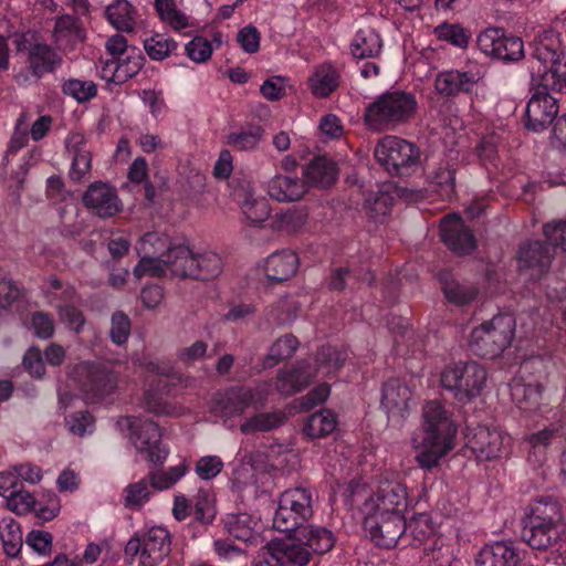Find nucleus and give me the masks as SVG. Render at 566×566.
Segmentation results:
<instances>
[{
    "label": "nucleus",
    "mask_w": 566,
    "mask_h": 566,
    "mask_svg": "<svg viewBox=\"0 0 566 566\" xmlns=\"http://www.w3.org/2000/svg\"><path fill=\"white\" fill-rule=\"evenodd\" d=\"M423 419V437L417 446L416 460L421 468L431 470L452 449L457 428L438 400L424 405Z\"/></svg>",
    "instance_id": "obj_1"
},
{
    "label": "nucleus",
    "mask_w": 566,
    "mask_h": 566,
    "mask_svg": "<svg viewBox=\"0 0 566 566\" xmlns=\"http://www.w3.org/2000/svg\"><path fill=\"white\" fill-rule=\"evenodd\" d=\"M416 111L415 95L397 90L384 93L370 103L365 109L364 120L370 130H394L408 123L415 116Z\"/></svg>",
    "instance_id": "obj_2"
},
{
    "label": "nucleus",
    "mask_w": 566,
    "mask_h": 566,
    "mask_svg": "<svg viewBox=\"0 0 566 566\" xmlns=\"http://www.w3.org/2000/svg\"><path fill=\"white\" fill-rule=\"evenodd\" d=\"M514 333V317L510 314H499L472 331L470 347L478 356L495 358L511 345Z\"/></svg>",
    "instance_id": "obj_3"
},
{
    "label": "nucleus",
    "mask_w": 566,
    "mask_h": 566,
    "mask_svg": "<svg viewBox=\"0 0 566 566\" xmlns=\"http://www.w3.org/2000/svg\"><path fill=\"white\" fill-rule=\"evenodd\" d=\"M486 381V370L478 361H459L441 374L442 387L451 391L461 402L478 397Z\"/></svg>",
    "instance_id": "obj_4"
},
{
    "label": "nucleus",
    "mask_w": 566,
    "mask_h": 566,
    "mask_svg": "<svg viewBox=\"0 0 566 566\" xmlns=\"http://www.w3.org/2000/svg\"><path fill=\"white\" fill-rule=\"evenodd\" d=\"M312 516V493L304 488L289 489L280 496L273 527L284 533H296Z\"/></svg>",
    "instance_id": "obj_5"
},
{
    "label": "nucleus",
    "mask_w": 566,
    "mask_h": 566,
    "mask_svg": "<svg viewBox=\"0 0 566 566\" xmlns=\"http://www.w3.org/2000/svg\"><path fill=\"white\" fill-rule=\"evenodd\" d=\"M377 161L391 176L401 177L420 160V150L412 143L397 136H385L375 147Z\"/></svg>",
    "instance_id": "obj_6"
},
{
    "label": "nucleus",
    "mask_w": 566,
    "mask_h": 566,
    "mask_svg": "<svg viewBox=\"0 0 566 566\" xmlns=\"http://www.w3.org/2000/svg\"><path fill=\"white\" fill-rule=\"evenodd\" d=\"M118 426L129 431V438L136 450L146 452L148 462L156 467L165 462L168 450L160 446L161 432L156 422L126 416L118 420Z\"/></svg>",
    "instance_id": "obj_7"
},
{
    "label": "nucleus",
    "mask_w": 566,
    "mask_h": 566,
    "mask_svg": "<svg viewBox=\"0 0 566 566\" xmlns=\"http://www.w3.org/2000/svg\"><path fill=\"white\" fill-rule=\"evenodd\" d=\"M73 377L85 398L91 401L113 394L118 382L117 375L108 365L96 361L76 365Z\"/></svg>",
    "instance_id": "obj_8"
},
{
    "label": "nucleus",
    "mask_w": 566,
    "mask_h": 566,
    "mask_svg": "<svg viewBox=\"0 0 566 566\" xmlns=\"http://www.w3.org/2000/svg\"><path fill=\"white\" fill-rule=\"evenodd\" d=\"M266 390L261 387L250 388L232 386L217 391L210 401V411L224 420L241 416L243 411L256 402L265 400Z\"/></svg>",
    "instance_id": "obj_9"
},
{
    "label": "nucleus",
    "mask_w": 566,
    "mask_h": 566,
    "mask_svg": "<svg viewBox=\"0 0 566 566\" xmlns=\"http://www.w3.org/2000/svg\"><path fill=\"white\" fill-rule=\"evenodd\" d=\"M555 258V249L548 242L531 240L520 245L517 251L518 273L530 281H539L548 273Z\"/></svg>",
    "instance_id": "obj_10"
},
{
    "label": "nucleus",
    "mask_w": 566,
    "mask_h": 566,
    "mask_svg": "<svg viewBox=\"0 0 566 566\" xmlns=\"http://www.w3.org/2000/svg\"><path fill=\"white\" fill-rule=\"evenodd\" d=\"M364 527L376 545L392 548L407 532V521L399 513L367 512Z\"/></svg>",
    "instance_id": "obj_11"
},
{
    "label": "nucleus",
    "mask_w": 566,
    "mask_h": 566,
    "mask_svg": "<svg viewBox=\"0 0 566 566\" xmlns=\"http://www.w3.org/2000/svg\"><path fill=\"white\" fill-rule=\"evenodd\" d=\"M533 55L556 78L559 90L566 86V55L562 51L560 42L554 32H544L539 36Z\"/></svg>",
    "instance_id": "obj_12"
},
{
    "label": "nucleus",
    "mask_w": 566,
    "mask_h": 566,
    "mask_svg": "<svg viewBox=\"0 0 566 566\" xmlns=\"http://www.w3.org/2000/svg\"><path fill=\"white\" fill-rule=\"evenodd\" d=\"M82 201L85 208L99 218H112L123 209L117 190L103 181L91 184Z\"/></svg>",
    "instance_id": "obj_13"
},
{
    "label": "nucleus",
    "mask_w": 566,
    "mask_h": 566,
    "mask_svg": "<svg viewBox=\"0 0 566 566\" xmlns=\"http://www.w3.org/2000/svg\"><path fill=\"white\" fill-rule=\"evenodd\" d=\"M558 114L557 99L546 90L537 91L525 109V127L534 133L548 128Z\"/></svg>",
    "instance_id": "obj_14"
},
{
    "label": "nucleus",
    "mask_w": 566,
    "mask_h": 566,
    "mask_svg": "<svg viewBox=\"0 0 566 566\" xmlns=\"http://www.w3.org/2000/svg\"><path fill=\"white\" fill-rule=\"evenodd\" d=\"M407 507V490L396 481H384L377 492L365 503L367 512L399 513Z\"/></svg>",
    "instance_id": "obj_15"
},
{
    "label": "nucleus",
    "mask_w": 566,
    "mask_h": 566,
    "mask_svg": "<svg viewBox=\"0 0 566 566\" xmlns=\"http://www.w3.org/2000/svg\"><path fill=\"white\" fill-rule=\"evenodd\" d=\"M443 243L459 255L470 254L475 248V238L463 220L455 214H447L440 223Z\"/></svg>",
    "instance_id": "obj_16"
},
{
    "label": "nucleus",
    "mask_w": 566,
    "mask_h": 566,
    "mask_svg": "<svg viewBox=\"0 0 566 566\" xmlns=\"http://www.w3.org/2000/svg\"><path fill=\"white\" fill-rule=\"evenodd\" d=\"M171 552L169 532L160 526H153L144 534V549L140 554V566H157Z\"/></svg>",
    "instance_id": "obj_17"
},
{
    "label": "nucleus",
    "mask_w": 566,
    "mask_h": 566,
    "mask_svg": "<svg viewBox=\"0 0 566 566\" xmlns=\"http://www.w3.org/2000/svg\"><path fill=\"white\" fill-rule=\"evenodd\" d=\"M504 438L496 429L478 426L469 438V447L481 460L500 457Z\"/></svg>",
    "instance_id": "obj_18"
},
{
    "label": "nucleus",
    "mask_w": 566,
    "mask_h": 566,
    "mask_svg": "<svg viewBox=\"0 0 566 566\" xmlns=\"http://www.w3.org/2000/svg\"><path fill=\"white\" fill-rule=\"evenodd\" d=\"M560 538L559 526L527 520L522 531V539L533 549L545 551Z\"/></svg>",
    "instance_id": "obj_19"
},
{
    "label": "nucleus",
    "mask_w": 566,
    "mask_h": 566,
    "mask_svg": "<svg viewBox=\"0 0 566 566\" xmlns=\"http://www.w3.org/2000/svg\"><path fill=\"white\" fill-rule=\"evenodd\" d=\"M438 280L448 302L457 306H464L473 302L479 294L476 286L468 282H460L450 271L439 272Z\"/></svg>",
    "instance_id": "obj_20"
},
{
    "label": "nucleus",
    "mask_w": 566,
    "mask_h": 566,
    "mask_svg": "<svg viewBox=\"0 0 566 566\" xmlns=\"http://www.w3.org/2000/svg\"><path fill=\"white\" fill-rule=\"evenodd\" d=\"M62 63V56L45 43L31 44L28 51V65L31 74L41 78L53 73Z\"/></svg>",
    "instance_id": "obj_21"
},
{
    "label": "nucleus",
    "mask_w": 566,
    "mask_h": 566,
    "mask_svg": "<svg viewBox=\"0 0 566 566\" xmlns=\"http://www.w3.org/2000/svg\"><path fill=\"white\" fill-rule=\"evenodd\" d=\"M410 399V388L399 378H389L384 382L380 402L388 415L401 416Z\"/></svg>",
    "instance_id": "obj_22"
},
{
    "label": "nucleus",
    "mask_w": 566,
    "mask_h": 566,
    "mask_svg": "<svg viewBox=\"0 0 566 566\" xmlns=\"http://www.w3.org/2000/svg\"><path fill=\"white\" fill-rule=\"evenodd\" d=\"M307 191L306 182L298 177L279 175L268 184V193L280 202L296 201Z\"/></svg>",
    "instance_id": "obj_23"
},
{
    "label": "nucleus",
    "mask_w": 566,
    "mask_h": 566,
    "mask_svg": "<svg viewBox=\"0 0 566 566\" xmlns=\"http://www.w3.org/2000/svg\"><path fill=\"white\" fill-rule=\"evenodd\" d=\"M297 255L290 250H283L271 254L265 262L266 277L274 283H281L291 279L297 271Z\"/></svg>",
    "instance_id": "obj_24"
},
{
    "label": "nucleus",
    "mask_w": 566,
    "mask_h": 566,
    "mask_svg": "<svg viewBox=\"0 0 566 566\" xmlns=\"http://www.w3.org/2000/svg\"><path fill=\"white\" fill-rule=\"evenodd\" d=\"M520 558L515 548L505 542L484 546L478 554L476 566H516Z\"/></svg>",
    "instance_id": "obj_25"
},
{
    "label": "nucleus",
    "mask_w": 566,
    "mask_h": 566,
    "mask_svg": "<svg viewBox=\"0 0 566 566\" xmlns=\"http://www.w3.org/2000/svg\"><path fill=\"white\" fill-rule=\"evenodd\" d=\"M544 387L539 382L525 384L514 380L511 386V396L517 407L525 411H537L543 403Z\"/></svg>",
    "instance_id": "obj_26"
},
{
    "label": "nucleus",
    "mask_w": 566,
    "mask_h": 566,
    "mask_svg": "<svg viewBox=\"0 0 566 566\" xmlns=\"http://www.w3.org/2000/svg\"><path fill=\"white\" fill-rule=\"evenodd\" d=\"M474 84V75L468 72L447 71L438 74L436 78V90L447 97L470 92Z\"/></svg>",
    "instance_id": "obj_27"
},
{
    "label": "nucleus",
    "mask_w": 566,
    "mask_h": 566,
    "mask_svg": "<svg viewBox=\"0 0 566 566\" xmlns=\"http://www.w3.org/2000/svg\"><path fill=\"white\" fill-rule=\"evenodd\" d=\"M304 175L310 184L321 188H327L336 180L337 167L331 158L316 156L306 166Z\"/></svg>",
    "instance_id": "obj_28"
},
{
    "label": "nucleus",
    "mask_w": 566,
    "mask_h": 566,
    "mask_svg": "<svg viewBox=\"0 0 566 566\" xmlns=\"http://www.w3.org/2000/svg\"><path fill=\"white\" fill-rule=\"evenodd\" d=\"M272 556L280 565L294 564L297 566L306 565L312 556L303 541L281 542L271 547Z\"/></svg>",
    "instance_id": "obj_29"
},
{
    "label": "nucleus",
    "mask_w": 566,
    "mask_h": 566,
    "mask_svg": "<svg viewBox=\"0 0 566 566\" xmlns=\"http://www.w3.org/2000/svg\"><path fill=\"white\" fill-rule=\"evenodd\" d=\"M195 254L187 245H170L163 254L171 274L180 279H190Z\"/></svg>",
    "instance_id": "obj_30"
},
{
    "label": "nucleus",
    "mask_w": 566,
    "mask_h": 566,
    "mask_svg": "<svg viewBox=\"0 0 566 566\" xmlns=\"http://www.w3.org/2000/svg\"><path fill=\"white\" fill-rule=\"evenodd\" d=\"M296 541H303L311 553L325 554L335 544L333 533L325 527L303 526L295 533Z\"/></svg>",
    "instance_id": "obj_31"
},
{
    "label": "nucleus",
    "mask_w": 566,
    "mask_h": 566,
    "mask_svg": "<svg viewBox=\"0 0 566 566\" xmlns=\"http://www.w3.org/2000/svg\"><path fill=\"white\" fill-rule=\"evenodd\" d=\"M307 219L308 213L304 207H293L275 213L271 218L270 228L276 232L293 234L306 224Z\"/></svg>",
    "instance_id": "obj_32"
},
{
    "label": "nucleus",
    "mask_w": 566,
    "mask_h": 566,
    "mask_svg": "<svg viewBox=\"0 0 566 566\" xmlns=\"http://www.w3.org/2000/svg\"><path fill=\"white\" fill-rule=\"evenodd\" d=\"M234 196L238 199H240L242 196L244 197L241 203V209L245 218L252 224H260L269 219L271 213L269 201L264 198H254L249 185L247 190L235 191Z\"/></svg>",
    "instance_id": "obj_33"
},
{
    "label": "nucleus",
    "mask_w": 566,
    "mask_h": 566,
    "mask_svg": "<svg viewBox=\"0 0 566 566\" xmlns=\"http://www.w3.org/2000/svg\"><path fill=\"white\" fill-rule=\"evenodd\" d=\"M264 129L256 124H248L239 130L232 132L227 136V145L234 150L247 151L253 150L263 139Z\"/></svg>",
    "instance_id": "obj_34"
},
{
    "label": "nucleus",
    "mask_w": 566,
    "mask_h": 566,
    "mask_svg": "<svg viewBox=\"0 0 566 566\" xmlns=\"http://www.w3.org/2000/svg\"><path fill=\"white\" fill-rule=\"evenodd\" d=\"M350 48L355 59L364 60L377 56L381 51L382 42L375 30L365 29L358 31Z\"/></svg>",
    "instance_id": "obj_35"
},
{
    "label": "nucleus",
    "mask_w": 566,
    "mask_h": 566,
    "mask_svg": "<svg viewBox=\"0 0 566 566\" xmlns=\"http://www.w3.org/2000/svg\"><path fill=\"white\" fill-rule=\"evenodd\" d=\"M390 187L388 185L386 189L370 191L365 198L364 210L376 222L381 221L391 211L394 197L390 193Z\"/></svg>",
    "instance_id": "obj_36"
},
{
    "label": "nucleus",
    "mask_w": 566,
    "mask_h": 566,
    "mask_svg": "<svg viewBox=\"0 0 566 566\" xmlns=\"http://www.w3.org/2000/svg\"><path fill=\"white\" fill-rule=\"evenodd\" d=\"M223 270V262L219 254L205 252L195 254L193 266L190 271V279L208 281L216 279Z\"/></svg>",
    "instance_id": "obj_37"
},
{
    "label": "nucleus",
    "mask_w": 566,
    "mask_h": 566,
    "mask_svg": "<svg viewBox=\"0 0 566 566\" xmlns=\"http://www.w3.org/2000/svg\"><path fill=\"white\" fill-rule=\"evenodd\" d=\"M298 347V340L293 334L279 337L270 347L262 360V368L270 369L281 361L291 358Z\"/></svg>",
    "instance_id": "obj_38"
},
{
    "label": "nucleus",
    "mask_w": 566,
    "mask_h": 566,
    "mask_svg": "<svg viewBox=\"0 0 566 566\" xmlns=\"http://www.w3.org/2000/svg\"><path fill=\"white\" fill-rule=\"evenodd\" d=\"M527 520L537 521L555 526L562 525L563 513L559 503L553 497L536 500L531 509Z\"/></svg>",
    "instance_id": "obj_39"
},
{
    "label": "nucleus",
    "mask_w": 566,
    "mask_h": 566,
    "mask_svg": "<svg viewBox=\"0 0 566 566\" xmlns=\"http://www.w3.org/2000/svg\"><path fill=\"white\" fill-rule=\"evenodd\" d=\"M106 17L111 24L123 32L134 31L135 10L127 0H118L106 8Z\"/></svg>",
    "instance_id": "obj_40"
},
{
    "label": "nucleus",
    "mask_w": 566,
    "mask_h": 566,
    "mask_svg": "<svg viewBox=\"0 0 566 566\" xmlns=\"http://www.w3.org/2000/svg\"><path fill=\"white\" fill-rule=\"evenodd\" d=\"M346 360V353L342 352L331 345L321 346L315 354L314 368L317 375H329L335 373L344 365Z\"/></svg>",
    "instance_id": "obj_41"
},
{
    "label": "nucleus",
    "mask_w": 566,
    "mask_h": 566,
    "mask_svg": "<svg viewBox=\"0 0 566 566\" xmlns=\"http://www.w3.org/2000/svg\"><path fill=\"white\" fill-rule=\"evenodd\" d=\"M338 73L329 65L318 67L311 77L312 93L317 97H327L338 86Z\"/></svg>",
    "instance_id": "obj_42"
},
{
    "label": "nucleus",
    "mask_w": 566,
    "mask_h": 566,
    "mask_svg": "<svg viewBox=\"0 0 566 566\" xmlns=\"http://www.w3.org/2000/svg\"><path fill=\"white\" fill-rule=\"evenodd\" d=\"M336 428V420L334 415L328 410H323L313 413L304 426V433L312 438H323L332 433Z\"/></svg>",
    "instance_id": "obj_43"
},
{
    "label": "nucleus",
    "mask_w": 566,
    "mask_h": 566,
    "mask_svg": "<svg viewBox=\"0 0 566 566\" xmlns=\"http://www.w3.org/2000/svg\"><path fill=\"white\" fill-rule=\"evenodd\" d=\"M284 420L285 415L282 412L259 413L251 417L244 423H242L240 430L244 434L270 431L281 426L284 422Z\"/></svg>",
    "instance_id": "obj_44"
},
{
    "label": "nucleus",
    "mask_w": 566,
    "mask_h": 566,
    "mask_svg": "<svg viewBox=\"0 0 566 566\" xmlns=\"http://www.w3.org/2000/svg\"><path fill=\"white\" fill-rule=\"evenodd\" d=\"M177 46L176 41L160 33H155L144 40L145 52L154 61L165 60Z\"/></svg>",
    "instance_id": "obj_45"
},
{
    "label": "nucleus",
    "mask_w": 566,
    "mask_h": 566,
    "mask_svg": "<svg viewBox=\"0 0 566 566\" xmlns=\"http://www.w3.org/2000/svg\"><path fill=\"white\" fill-rule=\"evenodd\" d=\"M71 151L73 154L70 176L73 180H81L91 171L92 154L87 149L83 138L76 142Z\"/></svg>",
    "instance_id": "obj_46"
},
{
    "label": "nucleus",
    "mask_w": 566,
    "mask_h": 566,
    "mask_svg": "<svg viewBox=\"0 0 566 566\" xmlns=\"http://www.w3.org/2000/svg\"><path fill=\"white\" fill-rule=\"evenodd\" d=\"M0 537L4 553L9 557H17L23 544L22 532L19 523L10 520L3 526H0Z\"/></svg>",
    "instance_id": "obj_47"
},
{
    "label": "nucleus",
    "mask_w": 566,
    "mask_h": 566,
    "mask_svg": "<svg viewBox=\"0 0 566 566\" xmlns=\"http://www.w3.org/2000/svg\"><path fill=\"white\" fill-rule=\"evenodd\" d=\"M505 36L503 29L488 28L478 35L476 45L481 52L494 59Z\"/></svg>",
    "instance_id": "obj_48"
},
{
    "label": "nucleus",
    "mask_w": 566,
    "mask_h": 566,
    "mask_svg": "<svg viewBox=\"0 0 566 566\" xmlns=\"http://www.w3.org/2000/svg\"><path fill=\"white\" fill-rule=\"evenodd\" d=\"M155 7L160 19L169 23L174 29L180 30L188 25L187 17L177 10L174 0H155Z\"/></svg>",
    "instance_id": "obj_49"
},
{
    "label": "nucleus",
    "mask_w": 566,
    "mask_h": 566,
    "mask_svg": "<svg viewBox=\"0 0 566 566\" xmlns=\"http://www.w3.org/2000/svg\"><path fill=\"white\" fill-rule=\"evenodd\" d=\"M434 33L439 40L450 42L455 46L464 49L469 45L470 34L459 24H440L434 29Z\"/></svg>",
    "instance_id": "obj_50"
},
{
    "label": "nucleus",
    "mask_w": 566,
    "mask_h": 566,
    "mask_svg": "<svg viewBox=\"0 0 566 566\" xmlns=\"http://www.w3.org/2000/svg\"><path fill=\"white\" fill-rule=\"evenodd\" d=\"M150 496L147 481L130 483L125 489L124 504L129 510H139Z\"/></svg>",
    "instance_id": "obj_51"
},
{
    "label": "nucleus",
    "mask_w": 566,
    "mask_h": 566,
    "mask_svg": "<svg viewBox=\"0 0 566 566\" xmlns=\"http://www.w3.org/2000/svg\"><path fill=\"white\" fill-rule=\"evenodd\" d=\"M407 531L418 543H422L433 535L434 527L428 513H419L413 515L407 522Z\"/></svg>",
    "instance_id": "obj_52"
},
{
    "label": "nucleus",
    "mask_w": 566,
    "mask_h": 566,
    "mask_svg": "<svg viewBox=\"0 0 566 566\" xmlns=\"http://www.w3.org/2000/svg\"><path fill=\"white\" fill-rule=\"evenodd\" d=\"M224 527L238 539L248 541L252 535L251 517L245 513L228 515L224 518Z\"/></svg>",
    "instance_id": "obj_53"
},
{
    "label": "nucleus",
    "mask_w": 566,
    "mask_h": 566,
    "mask_svg": "<svg viewBox=\"0 0 566 566\" xmlns=\"http://www.w3.org/2000/svg\"><path fill=\"white\" fill-rule=\"evenodd\" d=\"M62 91L80 103L86 102L97 94V87L92 81L69 80L63 84Z\"/></svg>",
    "instance_id": "obj_54"
},
{
    "label": "nucleus",
    "mask_w": 566,
    "mask_h": 566,
    "mask_svg": "<svg viewBox=\"0 0 566 566\" xmlns=\"http://www.w3.org/2000/svg\"><path fill=\"white\" fill-rule=\"evenodd\" d=\"M524 57V43L521 38L506 34L501 49L496 52L494 59L504 62H517Z\"/></svg>",
    "instance_id": "obj_55"
},
{
    "label": "nucleus",
    "mask_w": 566,
    "mask_h": 566,
    "mask_svg": "<svg viewBox=\"0 0 566 566\" xmlns=\"http://www.w3.org/2000/svg\"><path fill=\"white\" fill-rule=\"evenodd\" d=\"M144 62L145 57L140 54V52L128 55L126 59L117 63L114 77L118 82L127 81L128 78L135 76L143 69Z\"/></svg>",
    "instance_id": "obj_56"
},
{
    "label": "nucleus",
    "mask_w": 566,
    "mask_h": 566,
    "mask_svg": "<svg viewBox=\"0 0 566 566\" xmlns=\"http://www.w3.org/2000/svg\"><path fill=\"white\" fill-rule=\"evenodd\" d=\"M167 268L168 266L165 262V256H163V259L144 256L134 268V275L137 279H140L145 275L161 277L166 274Z\"/></svg>",
    "instance_id": "obj_57"
},
{
    "label": "nucleus",
    "mask_w": 566,
    "mask_h": 566,
    "mask_svg": "<svg viewBox=\"0 0 566 566\" xmlns=\"http://www.w3.org/2000/svg\"><path fill=\"white\" fill-rule=\"evenodd\" d=\"M144 408L156 416L177 415V408L168 403L159 394L148 390L144 395Z\"/></svg>",
    "instance_id": "obj_58"
},
{
    "label": "nucleus",
    "mask_w": 566,
    "mask_h": 566,
    "mask_svg": "<svg viewBox=\"0 0 566 566\" xmlns=\"http://www.w3.org/2000/svg\"><path fill=\"white\" fill-rule=\"evenodd\" d=\"M130 334V319L124 312H115L112 315L109 337L116 345L124 344Z\"/></svg>",
    "instance_id": "obj_59"
},
{
    "label": "nucleus",
    "mask_w": 566,
    "mask_h": 566,
    "mask_svg": "<svg viewBox=\"0 0 566 566\" xmlns=\"http://www.w3.org/2000/svg\"><path fill=\"white\" fill-rule=\"evenodd\" d=\"M543 234L553 248L559 247L566 253V221L557 220L543 226Z\"/></svg>",
    "instance_id": "obj_60"
},
{
    "label": "nucleus",
    "mask_w": 566,
    "mask_h": 566,
    "mask_svg": "<svg viewBox=\"0 0 566 566\" xmlns=\"http://www.w3.org/2000/svg\"><path fill=\"white\" fill-rule=\"evenodd\" d=\"M24 370L33 378H42L45 375V366L42 353L38 347H30L22 359Z\"/></svg>",
    "instance_id": "obj_61"
},
{
    "label": "nucleus",
    "mask_w": 566,
    "mask_h": 566,
    "mask_svg": "<svg viewBox=\"0 0 566 566\" xmlns=\"http://www.w3.org/2000/svg\"><path fill=\"white\" fill-rule=\"evenodd\" d=\"M57 313L60 321L70 329L74 331L75 333L82 332L86 322L82 311L73 305H63L59 307Z\"/></svg>",
    "instance_id": "obj_62"
},
{
    "label": "nucleus",
    "mask_w": 566,
    "mask_h": 566,
    "mask_svg": "<svg viewBox=\"0 0 566 566\" xmlns=\"http://www.w3.org/2000/svg\"><path fill=\"white\" fill-rule=\"evenodd\" d=\"M186 53L192 61L201 63L210 59L212 48L207 39L196 36L186 45Z\"/></svg>",
    "instance_id": "obj_63"
},
{
    "label": "nucleus",
    "mask_w": 566,
    "mask_h": 566,
    "mask_svg": "<svg viewBox=\"0 0 566 566\" xmlns=\"http://www.w3.org/2000/svg\"><path fill=\"white\" fill-rule=\"evenodd\" d=\"M223 468L222 460L217 455L200 458L196 464V472L202 480H210L217 476Z\"/></svg>",
    "instance_id": "obj_64"
}]
</instances>
